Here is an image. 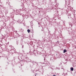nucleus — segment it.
Here are the masks:
<instances>
[{"label":"nucleus","mask_w":76,"mask_h":76,"mask_svg":"<svg viewBox=\"0 0 76 76\" xmlns=\"http://www.w3.org/2000/svg\"><path fill=\"white\" fill-rule=\"evenodd\" d=\"M27 31L28 32V33H29V32H31V31H30V30L28 29L27 30Z\"/></svg>","instance_id":"7ed1b4c3"},{"label":"nucleus","mask_w":76,"mask_h":76,"mask_svg":"<svg viewBox=\"0 0 76 76\" xmlns=\"http://www.w3.org/2000/svg\"><path fill=\"white\" fill-rule=\"evenodd\" d=\"M53 76H56V75H53Z\"/></svg>","instance_id":"20e7f679"},{"label":"nucleus","mask_w":76,"mask_h":76,"mask_svg":"<svg viewBox=\"0 0 76 76\" xmlns=\"http://www.w3.org/2000/svg\"><path fill=\"white\" fill-rule=\"evenodd\" d=\"M66 52H67V50H66L65 49H64V50L63 53H65Z\"/></svg>","instance_id":"f257e3e1"},{"label":"nucleus","mask_w":76,"mask_h":76,"mask_svg":"<svg viewBox=\"0 0 76 76\" xmlns=\"http://www.w3.org/2000/svg\"><path fill=\"white\" fill-rule=\"evenodd\" d=\"M74 70V69H73V68L72 67L71 68V70H72V71H73V70Z\"/></svg>","instance_id":"f03ea898"},{"label":"nucleus","mask_w":76,"mask_h":76,"mask_svg":"<svg viewBox=\"0 0 76 76\" xmlns=\"http://www.w3.org/2000/svg\"><path fill=\"white\" fill-rule=\"evenodd\" d=\"M38 24H39V23H38Z\"/></svg>","instance_id":"39448f33"}]
</instances>
